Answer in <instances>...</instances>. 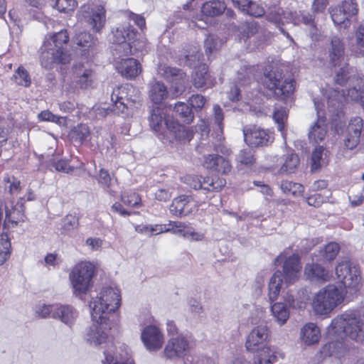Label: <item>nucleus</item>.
I'll return each mask as SVG.
<instances>
[{"label":"nucleus","mask_w":364,"mask_h":364,"mask_svg":"<svg viewBox=\"0 0 364 364\" xmlns=\"http://www.w3.org/2000/svg\"><path fill=\"white\" fill-rule=\"evenodd\" d=\"M336 274L341 285L328 284L314 296L312 307L316 314L328 315L343 302L347 289H356L359 285L358 269L350 260L338 262L336 267Z\"/></svg>","instance_id":"obj_1"},{"label":"nucleus","mask_w":364,"mask_h":364,"mask_svg":"<svg viewBox=\"0 0 364 364\" xmlns=\"http://www.w3.org/2000/svg\"><path fill=\"white\" fill-rule=\"evenodd\" d=\"M328 334L335 341L322 346L320 350L321 356L341 358L348 351L344 338H349L357 341L364 340V315L356 309L346 311L331 321Z\"/></svg>","instance_id":"obj_2"},{"label":"nucleus","mask_w":364,"mask_h":364,"mask_svg":"<svg viewBox=\"0 0 364 364\" xmlns=\"http://www.w3.org/2000/svg\"><path fill=\"white\" fill-rule=\"evenodd\" d=\"M121 293L118 289L103 287L99 296L93 302L91 317L93 321L87 333V340L95 345L105 343L107 339L105 331L111 328L109 316L115 312L121 305Z\"/></svg>","instance_id":"obj_3"},{"label":"nucleus","mask_w":364,"mask_h":364,"mask_svg":"<svg viewBox=\"0 0 364 364\" xmlns=\"http://www.w3.org/2000/svg\"><path fill=\"white\" fill-rule=\"evenodd\" d=\"M69 41L70 36L67 29L47 34L39 49L41 66L50 70L55 65L70 63L71 57L67 50Z\"/></svg>","instance_id":"obj_4"},{"label":"nucleus","mask_w":364,"mask_h":364,"mask_svg":"<svg viewBox=\"0 0 364 364\" xmlns=\"http://www.w3.org/2000/svg\"><path fill=\"white\" fill-rule=\"evenodd\" d=\"M149 124L158 138L164 143L167 141H171L168 133L176 141L183 144L190 142L194 136L191 127H186L173 118L166 117L163 109L159 107H154L151 109L149 117Z\"/></svg>","instance_id":"obj_5"},{"label":"nucleus","mask_w":364,"mask_h":364,"mask_svg":"<svg viewBox=\"0 0 364 364\" xmlns=\"http://www.w3.org/2000/svg\"><path fill=\"white\" fill-rule=\"evenodd\" d=\"M128 18L139 27L140 32H138L130 23H122L112 32L113 43L116 44L127 43L130 50L134 48L135 51H142L146 48L148 43L145 36L146 29L145 18L141 15L131 12Z\"/></svg>","instance_id":"obj_6"},{"label":"nucleus","mask_w":364,"mask_h":364,"mask_svg":"<svg viewBox=\"0 0 364 364\" xmlns=\"http://www.w3.org/2000/svg\"><path fill=\"white\" fill-rule=\"evenodd\" d=\"M262 84L277 100H286L294 92L296 82L294 77H287L283 69L271 65L264 72Z\"/></svg>","instance_id":"obj_7"},{"label":"nucleus","mask_w":364,"mask_h":364,"mask_svg":"<svg viewBox=\"0 0 364 364\" xmlns=\"http://www.w3.org/2000/svg\"><path fill=\"white\" fill-rule=\"evenodd\" d=\"M96 274V267L90 262L81 261L77 263L69 274L73 294L81 296L86 294L93 286L92 279Z\"/></svg>","instance_id":"obj_8"},{"label":"nucleus","mask_w":364,"mask_h":364,"mask_svg":"<svg viewBox=\"0 0 364 364\" xmlns=\"http://www.w3.org/2000/svg\"><path fill=\"white\" fill-rule=\"evenodd\" d=\"M282 262L281 277H282L286 284H294L299 279L301 274L302 269L301 257L297 254L286 257L284 253H281L274 259V264L278 266Z\"/></svg>","instance_id":"obj_9"},{"label":"nucleus","mask_w":364,"mask_h":364,"mask_svg":"<svg viewBox=\"0 0 364 364\" xmlns=\"http://www.w3.org/2000/svg\"><path fill=\"white\" fill-rule=\"evenodd\" d=\"M358 11V4L354 0H344L340 5L329 8V13L333 23L343 28L350 27L351 23L350 18L357 15Z\"/></svg>","instance_id":"obj_10"},{"label":"nucleus","mask_w":364,"mask_h":364,"mask_svg":"<svg viewBox=\"0 0 364 364\" xmlns=\"http://www.w3.org/2000/svg\"><path fill=\"white\" fill-rule=\"evenodd\" d=\"M244 140L252 147L267 146L274 141L273 133L252 124L243 127Z\"/></svg>","instance_id":"obj_11"},{"label":"nucleus","mask_w":364,"mask_h":364,"mask_svg":"<svg viewBox=\"0 0 364 364\" xmlns=\"http://www.w3.org/2000/svg\"><path fill=\"white\" fill-rule=\"evenodd\" d=\"M85 21L95 33L101 32L106 23V10L102 4H87L82 7Z\"/></svg>","instance_id":"obj_12"},{"label":"nucleus","mask_w":364,"mask_h":364,"mask_svg":"<svg viewBox=\"0 0 364 364\" xmlns=\"http://www.w3.org/2000/svg\"><path fill=\"white\" fill-rule=\"evenodd\" d=\"M284 302H275L271 306L272 316L276 321L282 326L289 318V308L302 309L305 306V303L300 301L295 304V299L294 296L289 292L283 297Z\"/></svg>","instance_id":"obj_13"},{"label":"nucleus","mask_w":364,"mask_h":364,"mask_svg":"<svg viewBox=\"0 0 364 364\" xmlns=\"http://www.w3.org/2000/svg\"><path fill=\"white\" fill-rule=\"evenodd\" d=\"M270 341L271 332L269 328L266 326H257L248 334L245 346L247 350L255 352L270 346Z\"/></svg>","instance_id":"obj_14"},{"label":"nucleus","mask_w":364,"mask_h":364,"mask_svg":"<svg viewBox=\"0 0 364 364\" xmlns=\"http://www.w3.org/2000/svg\"><path fill=\"white\" fill-rule=\"evenodd\" d=\"M161 76L171 85V88L176 93H182L186 90L188 77L181 69L165 66L162 68Z\"/></svg>","instance_id":"obj_15"},{"label":"nucleus","mask_w":364,"mask_h":364,"mask_svg":"<svg viewBox=\"0 0 364 364\" xmlns=\"http://www.w3.org/2000/svg\"><path fill=\"white\" fill-rule=\"evenodd\" d=\"M73 74L75 85L81 90L92 88L96 81V73L90 67L82 63L73 66Z\"/></svg>","instance_id":"obj_16"},{"label":"nucleus","mask_w":364,"mask_h":364,"mask_svg":"<svg viewBox=\"0 0 364 364\" xmlns=\"http://www.w3.org/2000/svg\"><path fill=\"white\" fill-rule=\"evenodd\" d=\"M199 205L193 196L181 195L172 200L169 210L172 215L182 217L197 211Z\"/></svg>","instance_id":"obj_17"},{"label":"nucleus","mask_w":364,"mask_h":364,"mask_svg":"<svg viewBox=\"0 0 364 364\" xmlns=\"http://www.w3.org/2000/svg\"><path fill=\"white\" fill-rule=\"evenodd\" d=\"M142 342L150 351H156L161 348L164 343V337L161 331L156 326H146L141 335Z\"/></svg>","instance_id":"obj_18"},{"label":"nucleus","mask_w":364,"mask_h":364,"mask_svg":"<svg viewBox=\"0 0 364 364\" xmlns=\"http://www.w3.org/2000/svg\"><path fill=\"white\" fill-rule=\"evenodd\" d=\"M189 349L188 340L183 336L180 335L169 339L164 353L168 358H181L188 353Z\"/></svg>","instance_id":"obj_19"},{"label":"nucleus","mask_w":364,"mask_h":364,"mask_svg":"<svg viewBox=\"0 0 364 364\" xmlns=\"http://www.w3.org/2000/svg\"><path fill=\"white\" fill-rule=\"evenodd\" d=\"M192 83L196 89L205 90L215 86L216 79L210 73L208 67L203 64L195 68L192 74Z\"/></svg>","instance_id":"obj_20"},{"label":"nucleus","mask_w":364,"mask_h":364,"mask_svg":"<svg viewBox=\"0 0 364 364\" xmlns=\"http://www.w3.org/2000/svg\"><path fill=\"white\" fill-rule=\"evenodd\" d=\"M304 273L308 280L321 283L330 281L332 277V272L317 262L306 264Z\"/></svg>","instance_id":"obj_21"},{"label":"nucleus","mask_w":364,"mask_h":364,"mask_svg":"<svg viewBox=\"0 0 364 364\" xmlns=\"http://www.w3.org/2000/svg\"><path fill=\"white\" fill-rule=\"evenodd\" d=\"M363 125V119L359 117H355L349 122L344 140L345 146L348 149L352 150L358 145Z\"/></svg>","instance_id":"obj_22"},{"label":"nucleus","mask_w":364,"mask_h":364,"mask_svg":"<svg viewBox=\"0 0 364 364\" xmlns=\"http://www.w3.org/2000/svg\"><path fill=\"white\" fill-rule=\"evenodd\" d=\"M203 166L218 173L228 174L232 170L230 161L219 154H208L205 156Z\"/></svg>","instance_id":"obj_23"},{"label":"nucleus","mask_w":364,"mask_h":364,"mask_svg":"<svg viewBox=\"0 0 364 364\" xmlns=\"http://www.w3.org/2000/svg\"><path fill=\"white\" fill-rule=\"evenodd\" d=\"M26 216L25 215L24 206L14 205L11 208L6 207L5 218L4 221V229H14L18 226L22 225L26 221Z\"/></svg>","instance_id":"obj_24"},{"label":"nucleus","mask_w":364,"mask_h":364,"mask_svg":"<svg viewBox=\"0 0 364 364\" xmlns=\"http://www.w3.org/2000/svg\"><path fill=\"white\" fill-rule=\"evenodd\" d=\"M116 69L122 77L127 80L135 79L142 70L139 61L133 58L122 59L117 63Z\"/></svg>","instance_id":"obj_25"},{"label":"nucleus","mask_w":364,"mask_h":364,"mask_svg":"<svg viewBox=\"0 0 364 364\" xmlns=\"http://www.w3.org/2000/svg\"><path fill=\"white\" fill-rule=\"evenodd\" d=\"M134 90V87L130 84L117 86L112 90L111 100L118 109L124 112L127 108V103L132 101L130 92Z\"/></svg>","instance_id":"obj_26"},{"label":"nucleus","mask_w":364,"mask_h":364,"mask_svg":"<svg viewBox=\"0 0 364 364\" xmlns=\"http://www.w3.org/2000/svg\"><path fill=\"white\" fill-rule=\"evenodd\" d=\"M198 179L197 184L193 185L194 189H203L208 192H220L226 185V180L217 175L207 176Z\"/></svg>","instance_id":"obj_27"},{"label":"nucleus","mask_w":364,"mask_h":364,"mask_svg":"<svg viewBox=\"0 0 364 364\" xmlns=\"http://www.w3.org/2000/svg\"><path fill=\"white\" fill-rule=\"evenodd\" d=\"M341 251V246L336 242H329L321 247L317 253H314L316 259L323 264L331 263L334 261Z\"/></svg>","instance_id":"obj_28"},{"label":"nucleus","mask_w":364,"mask_h":364,"mask_svg":"<svg viewBox=\"0 0 364 364\" xmlns=\"http://www.w3.org/2000/svg\"><path fill=\"white\" fill-rule=\"evenodd\" d=\"M294 25H299L303 23L306 26H310L309 36L312 41H318L320 39V33L315 23L314 16L306 11H300L293 18Z\"/></svg>","instance_id":"obj_29"},{"label":"nucleus","mask_w":364,"mask_h":364,"mask_svg":"<svg viewBox=\"0 0 364 364\" xmlns=\"http://www.w3.org/2000/svg\"><path fill=\"white\" fill-rule=\"evenodd\" d=\"M226 9V4L220 0H209L201 6L202 14L208 17L218 16L223 14Z\"/></svg>","instance_id":"obj_30"},{"label":"nucleus","mask_w":364,"mask_h":364,"mask_svg":"<svg viewBox=\"0 0 364 364\" xmlns=\"http://www.w3.org/2000/svg\"><path fill=\"white\" fill-rule=\"evenodd\" d=\"M77 316L75 309L70 305L56 304L55 311L52 317L59 318L62 322L70 325Z\"/></svg>","instance_id":"obj_31"},{"label":"nucleus","mask_w":364,"mask_h":364,"mask_svg":"<svg viewBox=\"0 0 364 364\" xmlns=\"http://www.w3.org/2000/svg\"><path fill=\"white\" fill-rule=\"evenodd\" d=\"M253 358V364H273L277 360V351L268 346L256 350Z\"/></svg>","instance_id":"obj_32"},{"label":"nucleus","mask_w":364,"mask_h":364,"mask_svg":"<svg viewBox=\"0 0 364 364\" xmlns=\"http://www.w3.org/2000/svg\"><path fill=\"white\" fill-rule=\"evenodd\" d=\"M168 95L167 87L164 82L154 80L151 83L149 97L154 104L159 105L162 103L167 98Z\"/></svg>","instance_id":"obj_33"},{"label":"nucleus","mask_w":364,"mask_h":364,"mask_svg":"<svg viewBox=\"0 0 364 364\" xmlns=\"http://www.w3.org/2000/svg\"><path fill=\"white\" fill-rule=\"evenodd\" d=\"M301 338L307 345L316 343L321 338L320 329L316 324L308 323L301 329Z\"/></svg>","instance_id":"obj_34"},{"label":"nucleus","mask_w":364,"mask_h":364,"mask_svg":"<svg viewBox=\"0 0 364 364\" xmlns=\"http://www.w3.org/2000/svg\"><path fill=\"white\" fill-rule=\"evenodd\" d=\"M90 136V129L85 124H78L74 127L69 133V137L72 141L82 144Z\"/></svg>","instance_id":"obj_35"},{"label":"nucleus","mask_w":364,"mask_h":364,"mask_svg":"<svg viewBox=\"0 0 364 364\" xmlns=\"http://www.w3.org/2000/svg\"><path fill=\"white\" fill-rule=\"evenodd\" d=\"M2 183L4 193L12 198L18 194L22 190L20 180L13 175L6 174Z\"/></svg>","instance_id":"obj_36"},{"label":"nucleus","mask_w":364,"mask_h":364,"mask_svg":"<svg viewBox=\"0 0 364 364\" xmlns=\"http://www.w3.org/2000/svg\"><path fill=\"white\" fill-rule=\"evenodd\" d=\"M283 280L284 279L281 277L280 271L275 272L270 278L268 285V296L271 301L277 299L280 293Z\"/></svg>","instance_id":"obj_37"},{"label":"nucleus","mask_w":364,"mask_h":364,"mask_svg":"<svg viewBox=\"0 0 364 364\" xmlns=\"http://www.w3.org/2000/svg\"><path fill=\"white\" fill-rule=\"evenodd\" d=\"M344 45L338 37L331 39V50L330 52L331 61L336 67L340 65L341 59L343 57Z\"/></svg>","instance_id":"obj_38"},{"label":"nucleus","mask_w":364,"mask_h":364,"mask_svg":"<svg viewBox=\"0 0 364 364\" xmlns=\"http://www.w3.org/2000/svg\"><path fill=\"white\" fill-rule=\"evenodd\" d=\"M12 252L11 239L7 232L0 234V266L8 261Z\"/></svg>","instance_id":"obj_39"},{"label":"nucleus","mask_w":364,"mask_h":364,"mask_svg":"<svg viewBox=\"0 0 364 364\" xmlns=\"http://www.w3.org/2000/svg\"><path fill=\"white\" fill-rule=\"evenodd\" d=\"M280 188L287 196L299 197L303 195L304 187L299 183L284 180L281 182Z\"/></svg>","instance_id":"obj_40"},{"label":"nucleus","mask_w":364,"mask_h":364,"mask_svg":"<svg viewBox=\"0 0 364 364\" xmlns=\"http://www.w3.org/2000/svg\"><path fill=\"white\" fill-rule=\"evenodd\" d=\"M174 111L178 117L186 124H191L194 119V114L192 108L183 102H178L175 104Z\"/></svg>","instance_id":"obj_41"},{"label":"nucleus","mask_w":364,"mask_h":364,"mask_svg":"<svg viewBox=\"0 0 364 364\" xmlns=\"http://www.w3.org/2000/svg\"><path fill=\"white\" fill-rule=\"evenodd\" d=\"M236 161L239 166H252L256 161L254 151L250 149H242L236 157Z\"/></svg>","instance_id":"obj_42"},{"label":"nucleus","mask_w":364,"mask_h":364,"mask_svg":"<svg viewBox=\"0 0 364 364\" xmlns=\"http://www.w3.org/2000/svg\"><path fill=\"white\" fill-rule=\"evenodd\" d=\"M122 202L130 208H139L141 205L140 196L133 191H124L121 195Z\"/></svg>","instance_id":"obj_43"},{"label":"nucleus","mask_w":364,"mask_h":364,"mask_svg":"<svg viewBox=\"0 0 364 364\" xmlns=\"http://www.w3.org/2000/svg\"><path fill=\"white\" fill-rule=\"evenodd\" d=\"M114 347L112 343L109 348L104 351L105 360H102L103 364H134V360L127 356L124 360H114Z\"/></svg>","instance_id":"obj_44"},{"label":"nucleus","mask_w":364,"mask_h":364,"mask_svg":"<svg viewBox=\"0 0 364 364\" xmlns=\"http://www.w3.org/2000/svg\"><path fill=\"white\" fill-rule=\"evenodd\" d=\"M287 110L286 107L276 108L273 112V119L277 124V129L282 134L285 132V120L287 119Z\"/></svg>","instance_id":"obj_45"},{"label":"nucleus","mask_w":364,"mask_h":364,"mask_svg":"<svg viewBox=\"0 0 364 364\" xmlns=\"http://www.w3.org/2000/svg\"><path fill=\"white\" fill-rule=\"evenodd\" d=\"M14 78L18 85L28 87L31 85V79L28 72L21 65L15 71Z\"/></svg>","instance_id":"obj_46"},{"label":"nucleus","mask_w":364,"mask_h":364,"mask_svg":"<svg viewBox=\"0 0 364 364\" xmlns=\"http://www.w3.org/2000/svg\"><path fill=\"white\" fill-rule=\"evenodd\" d=\"M52 6L60 13L69 14L74 11L77 2L75 0H55Z\"/></svg>","instance_id":"obj_47"},{"label":"nucleus","mask_w":364,"mask_h":364,"mask_svg":"<svg viewBox=\"0 0 364 364\" xmlns=\"http://www.w3.org/2000/svg\"><path fill=\"white\" fill-rule=\"evenodd\" d=\"M300 162L299 157L296 154H291L288 155L282 165L281 170L287 173H294Z\"/></svg>","instance_id":"obj_48"},{"label":"nucleus","mask_w":364,"mask_h":364,"mask_svg":"<svg viewBox=\"0 0 364 364\" xmlns=\"http://www.w3.org/2000/svg\"><path fill=\"white\" fill-rule=\"evenodd\" d=\"M79 225V218L76 214L69 213L62 220V230L64 232L75 229Z\"/></svg>","instance_id":"obj_49"},{"label":"nucleus","mask_w":364,"mask_h":364,"mask_svg":"<svg viewBox=\"0 0 364 364\" xmlns=\"http://www.w3.org/2000/svg\"><path fill=\"white\" fill-rule=\"evenodd\" d=\"M75 43L78 46L84 48L85 50L89 49L94 43L93 37L87 32H80L75 36Z\"/></svg>","instance_id":"obj_50"},{"label":"nucleus","mask_w":364,"mask_h":364,"mask_svg":"<svg viewBox=\"0 0 364 364\" xmlns=\"http://www.w3.org/2000/svg\"><path fill=\"white\" fill-rule=\"evenodd\" d=\"M242 11L255 17H260L264 13V9L262 6L251 0H249L247 7L243 9Z\"/></svg>","instance_id":"obj_51"},{"label":"nucleus","mask_w":364,"mask_h":364,"mask_svg":"<svg viewBox=\"0 0 364 364\" xmlns=\"http://www.w3.org/2000/svg\"><path fill=\"white\" fill-rule=\"evenodd\" d=\"M346 96L350 100L359 102L364 107V89L350 88L347 90Z\"/></svg>","instance_id":"obj_52"},{"label":"nucleus","mask_w":364,"mask_h":364,"mask_svg":"<svg viewBox=\"0 0 364 364\" xmlns=\"http://www.w3.org/2000/svg\"><path fill=\"white\" fill-rule=\"evenodd\" d=\"M326 135V130L318 124L317 122L312 127L309 133L310 139L316 142L321 141Z\"/></svg>","instance_id":"obj_53"},{"label":"nucleus","mask_w":364,"mask_h":364,"mask_svg":"<svg viewBox=\"0 0 364 364\" xmlns=\"http://www.w3.org/2000/svg\"><path fill=\"white\" fill-rule=\"evenodd\" d=\"M205 102V97L200 94L192 95L188 100V102L191 107L195 109L196 112L200 111L203 109Z\"/></svg>","instance_id":"obj_54"},{"label":"nucleus","mask_w":364,"mask_h":364,"mask_svg":"<svg viewBox=\"0 0 364 364\" xmlns=\"http://www.w3.org/2000/svg\"><path fill=\"white\" fill-rule=\"evenodd\" d=\"M38 119L39 121L43 122H54L58 124H61L62 117L58 115L54 114L50 111L46 109L43 110L38 114Z\"/></svg>","instance_id":"obj_55"},{"label":"nucleus","mask_w":364,"mask_h":364,"mask_svg":"<svg viewBox=\"0 0 364 364\" xmlns=\"http://www.w3.org/2000/svg\"><path fill=\"white\" fill-rule=\"evenodd\" d=\"M322 146H318L315 149L311 155V168L317 170L321 168V161L323 155Z\"/></svg>","instance_id":"obj_56"},{"label":"nucleus","mask_w":364,"mask_h":364,"mask_svg":"<svg viewBox=\"0 0 364 364\" xmlns=\"http://www.w3.org/2000/svg\"><path fill=\"white\" fill-rule=\"evenodd\" d=\"M112 178L109 173L105 168H100L98 174V183L104 185L107 189H110Z\"/></svg>","instance_id":"obj_57"},{"label":"nucleus","mask_w":364,"mask_h":364,"mask_svg":"<svg viewBox=\"0 0 364 364\" xmlns=\"http://www.w3.org/2000/svg\"><path fill=\"white\" fill-rule=\"evenodd\" d=\"M178 233L184 237H191L192 240L196 241L201 240L203 237L202 234H200L188 227L183 229H178Z\"/></svg>","instance_id":"obj_58"},{"label":"nucleus","mask_w":364,"mask_h":364,"mask_svg":"<svg viewBox=\"0 0 364 364\" xmlns=\"http://www.w3.org/2000/svg\"><path fill=\"white\" fill-rule=\"evenodd\" d=\"M349 73L348 71V64L346 63V65L341 68L339 71L337 73L336 76V82L337 84L343 85L348 80V75Z\"/></svg>","instance_id":"obj_59"},{"label":"nucleus","mask_w":364,"mask_h":364,"mask_svg":"<svg viewBox=\"0 0 364 364\" xmlns=\"http://www.w3.org/2000/svg\"><path fill=\"white\" fill-rule=\"evenodd\" d=\"M205 52L208 56L217 49V41L211 35H209L204 42Z\"/></svg>","instance_id":"obj_60"},{"label":"nucleus","mask_w":364,"mask_h":364,"mask_svg":"<svg viewBox=\"0 0 364 364\" xmlns=\"http://www.w3.org/2000/svg\"><path fill=\"white\" fill-rule=\"evenodd\" d=\"M56 304L53 305H43L37 310V314L41 318H46L51 316L54 314L55 311Z\"/></svg>","instance_id":"obj_61"},{"label":"nucleus","mask_w":364,"mask_h":364,"mask_svg":"<svg viewBox=\"0 0 364 364\" xmlns=\"http://www.w3.org/2000/svg\"><path fill=\"white\" fill-rule=\"evenodd\" d=\"M213 111H214V120L215 123L218 125V128L220 130H223V121L224 119V114L223 109L218 105H215L213 107Z\"/></svg>","instance_id":"obj_62"},{"label":"nucleus","mask_w":364,"mask_h":364,"mask_svg":"<svg viewBox=\"0 0 364 364\" xmlns=\"http://www.w3.org/2000/svg\"><path fill=\"white\" fill-rule=\"evenodd\" d=\"M171 197V193L166 188L158 189L154 193L155 199L161 202H167L170 200Z\"/></svg>","instance_id":"obj_63"},{"label":"nucleus","mask_w":364,"mask_h":364,"mask_svg":"<svg viewBox=\"0 0 364 364\" xmlns=\"http://www.w3.org/2000/svg\"><path fill=\"white\" fill-rule=\"evenodd\" d=\"M323 202V197L319 193H314L306 198V203L314 207H319Z\"/></svg>","instance_id":"obj_64"}]
</instances>
